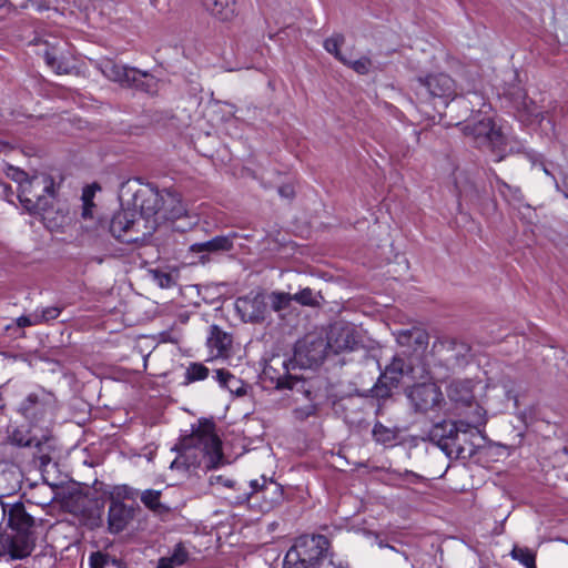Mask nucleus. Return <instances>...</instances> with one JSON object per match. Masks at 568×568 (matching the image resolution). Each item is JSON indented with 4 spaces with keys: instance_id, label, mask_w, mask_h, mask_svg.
<instances>
[{
    "instance_id": "1",
    "label": "nucleus",
    "mask_w": 568,
    "mask_h": 568,
    "mask_svg": "<svg viewBox=\"0 0 568 568\" xmlns=\"http://www.w3.org/2000/svg\"><path fill=\"white\" fill-rule=\"evenodd\" d=\"M128 209L116 212L110 222V232L123 243L144 242L158 226L168 221L179 219L185 213L180 195L171 190H159L152 184L131 185L129 182L121 186V201L125 194Z\"/></svg>"
},
{
    "instance_id": "2",
    "label": "nucleus",
    "mask_w": 568,
    "mask_h": 568,
    "mask_svg": "<svg viewBox=\"0 0 568 568\" xmlns=\"http://www.w3.org/2000/svg\"><path fill=\"white\" fill-rule=\"evenodd\" d=\"M465 420H443L434 424L427 433V439L438 446L447 457L469 458L474 454L473 437L478 427L486 423L485 410L474 400L467 404Z\"/></svg>"
},
{
    "instance_id": "3",
    "label": "nucleus",
    "mask_w": 568,
    "mask_h": 568,
    "mask_svg": "<svg viewBox=\"0 0 568 568\" xmlns=\"http://www.w3.org/2000/svg\"><path fill=\"white\" fill-rule=\"evenodd\" d=\"M179 456L171 463V469L189 470L204 464L206 469H214L224 464L222 442L214 432V424L200 422L191 435L181 439Z\"/></svg>"
},
{
    "instance_id": "4",
    "label": "nucleus",
    "mask_w": 568,
    "mask_h": 568,
    "mask_svg": "<svg viewBox=\"0 0 568 568\" xmlns=\"http://www.w3.org/2000/svg\"><path fill=\"white\" fill-rule=\"evenodd\" d=\"M328 354H331V351L326 337L320 334H307L296 343L293 359L283 363L287 374L277 378L276 387L293 389L301 382V378L290 373V366L293 368L295 365L302 368L317 366L323 363Z\"/></svg>"
},
{
    "instance_id": "5",
    "label": "nucleus",
    "mask_w": 568,
    "mask_h": 568,
    "mask_svg": "<svg viewBox=\"0 0 568 568\" xmlns=\"http://www.w3.org/2000/svg\"><path fill=\"white\" fill-rule=\"evenodd\" d=\"M329 540L323 535H303L287 550L283 568H316L328 554Z\"/></svg>"
},
{
    "instance_id": "6",
    "label": "nucleus",
    "mask_w": 568,
    "mask_h": 568,
    "mask_svg": "<svg viewBox=\"0 0 568 568\" xmlns=\"http://www.w3.org/2000/svg\"><path fill=\"white\" fill-rule=\"evenodd\" d=\"M417 365L418 363L413 357H408V355H404L402 352L395 354L375 385V396L379 398L388 397L392 389L399 385L404 376L423 378L425 369L422 368V373L417 374Z\"/></svg>"
},
{
    "instance_id": "7",
    "label": "nucleus",
    "mask_w": 568,
    "mask_h": 568,
    "mask_svg": "<svg viewBox=\"0 0 568 568\" xmlns=\"http://www.w3.org/2000/svg\"><path fill=\"white\" fill-rule=\"evenodd\" d=\"M57 409L53 393L39 388L30 393L21 403L18 412L31 424L37 425L50 420Z\"/></svg>"
},
{
    "instance_id": "8",
    "label": "nucleus",
    "mask_w": 568,
    "mask_h": 568,
    "mask_svg": "<svg viewBox=\"0 0 568 568\" xmlns=\"http://www.w3.org/2000/svg\"><path fill=\"white\" fill-rule=\"evenodd\" d=\"M466 136H468L477 148H489L491 151L500 153L504 151L505 136L497 129L490 118H483L477 121H468L463 128ZM503 155L498 154L497 161L503 160Z\"/></svg>"
},
{
    "instance_id": "9",
    "label": "nucleus",
    "mask_w": 568,
    "mask_h": 568,
    "mask_svg": "<svg viewBox=\"0 0 568 568\" xmlns=\"http://www.w3.org/2000/svg\"><path fill=\"white\" fill-rule=\"evenodd\" d=\"M52 181L47 176L31 178L19 186V201L29 213L39 214L48 206V199L42 193L52 194Z\"/></svg>"
},
{
    "instance_id": "10",
    "label": "nucleus",
    "mask_w": 568,
    "mask_h": 568,
    "mask_svg": "<svg viewBox=\"0 0 568 568\" xmlns=\"http://www.w3.org/2000/svg\"><path fill=\"white\" fill-rule=\"evenodd\" d=\"M416 91L420 97L438 99L444 106H448L457 98L454 79L443 72L418 78Z\"/></svg>"
},
{
    "instance_id": "11",
    "label": "nucleus",
    "mask_w": 568,
    "mask_h": 568,
    "mask_svg": "<svg viewBox=\"0 0 568 568\" xmlns=\"http://www.w3.org/2000/svg\"><path fill=\"white\" fill-rule=\"evenodd\" d=\"M102 72L111 81L119 82L122 85L134 87L145 92H152L155 87V79L148 72L121 65L113 61H106L103 64Z\"/></svg>"
},
{
    "instance_id": "12",
    "label": "nucleus",
    "mask_w": 568,
    "mask_h": 568,
    "mask_svg": "<svg viewBox=\"0 0 568 568\" xmlns=\"http://www.w3.org/2000/svg\"><path fill=\"white\" fill-rule=\"evenodd\" d=\"M325 337L332 354L352 352L362 342L358 329L353 324L342 321L333 323Z\"/></svg>"
},
{
    "instance_id": "13",
    "label": "nucleus",
    "mask_w": 568,
    "mask_h": 568,
    "mask_svg": "<svg viewBox=\"0 0 568 568\" xmlns=\"http://www.w3.org/2000/svg\"><path fill=\"white\" fill-rule=\"evenodd\" d=\"M51 436L42 434L40 437L32 435L31 430L14 428L8 436V442L17 447L34 448V456H38L42 465L51 460Z\"/></svg>"
},
{
    "instance_id": "14",
    "label": "nucleus",
    "mask_w": 568,
    "mask_h": 568,
    "mask_svg": "<svg viewBox=\"0 0 568 568\" xmlns=\"http://www.w3.org/2000/svg\"><path fill=\"white\" fill-rule=\"evenodd\" d=\"M36 547L31 531H12L0 534V556L9 555L11 559H24Z\"/></svg>"
},
{
    "instance_id": "15",
    "label": "nucleus",
    "mask_w": 568,
    "mask_h": 568,
    "mask_svg": "<svg viewBox=\"0 0 568 568\" xmlns=\"http://www.w3.org/2000/svg\"><path fill=\"white\" fill-rule=\"evenodd\" d=\"M407 396L415 412L422 414L439 409L444 402L440 388L433 383H423L413 386Z\"/></svg>"
},
{
    "instance_id": "16",
    "label": "nucleus",
    "mask_w": 568,
    "mask_h": 568,
    "mask_svg": "<svg viewBox=\"0 0 568 568\" xmlns=\"http://www.w3.org/2000/svg\"><path fill=\"white\" fill-rule=\"evenodd\" d=\"M396 341L404 355H408V357H413L415 362L419 363L428 346L429 335L420 327H412L398 331Z\"/></svg>"
},
{
    "instance_id": "17",
    "label": "nucleus",
    "mask_w": 568,
    "mask_h": 568,
    "mask_svg": "<svg viewBox=\"0 0 568 568\" xmlns=\"http://www.w3.org/2000/svg\"><path fill=\"white\" fill-rule=\"evenodd\" d=\"M235 310L244 322L261 323L266 317L267 304L263 294L250 293L236 300Z\"/></svg>"
},
{
    "instance_id": "18",
    "label": "nucleus",
    "mask_w": 568,
    "mask_h": 568,
    "mask_svg": "<svg viewBox=\"0 0 568 568\" xmlns=\"http://www.w3.org/2000/svg\"><path fill=\"white\" fill-rule=\"evenodd\" d=\"M42 55L47 65L57 74H70L74 68L70 54H65V43H47Z\"/></svg>"
},
{
    "instance_id": "19",
    "label": "nucleus",
    "mask_w": 568,
    "mask_h": 568,
    "mask_svg": "<svg viewBox=\"0 0 568 568\" xmlns=\"http://www.w3.org/2000/svg\"><path fill=\"white\" fill-rule=\"evenodd\" d=\"M134 518V508L111 497L108 510V530L111 534L123 531Z\"/></svg>"
},
{
    "instance_id": "20",
    "label": "nucleus",
    "mask_w": 568,
    "mask_h": 568,
    "mask_svg": "<svg viewBox=\"0 0 568 568\" xmlns=\"http://www.w3.org/2000/svg\"><path fill=\"white\" fill-rule=\"evenodd\" d=\"M207 346L214 357H229L232 347V335L222 331L219 326H211Z\"/></svg>"
},
{
    "instance_id": "21",
    "label": "nucleus",
    "mask_w": 568,
    "mask_h": 568,
    "mask_svg": "<svg viewBox=\"0 0 568 568\" xmlns=\"http://www.w3.org/2000/svg\"><path fill=\"white\" fill-rule=\"evenodd\" d=\"M237 237V233L232 232L227 235H219L206 242L194 243L191 245V251L194 253H222L229 252L233 248V240Z\"/></svg>"
},
{
    "instance_id": "22",
    "label": "nucleus",
    "mask_w": 568,
    "mask_h": 568,
    "mask_svg": "<svg viewBox=\"0 0 568 568\" xmlns=\"http://www.w3.org/2000/svg\"><path fill=\"white\" fill-rule=\"evenodd\" d=\"M335 412L341 413L348 424H356L362 420V399L349 396L334 403Z\"/></svg>"
},
{
    "instance_id": "23",
    "label": "nucleus",
    "mask_w": 568,
    "mask_h": 568,
    "mask_svg": "<svg viewBox=\"0 0 568 568\" xmlns=\"http://www.w3.org/2000/svg\"><path fill=\"white\" fill-rule=\"evenodd\" d=\"M8 524L12 531H30L34 519L26 511L23 504L17 503L8 510Z\"/></svg>"
},
{
    "instance_id": "24",
    "label": "nucleus",
    "mask_w": 568,
    "mask_h": 568,
    "mask_svg": "<svg viewBox=\"0 0 568 568\" xmlns=\"http://www.w3.org/2000/svg\"><path fill=\"white\" fill-rule=\"evenodd\" d=\"M515 103L518 114L523 121L532 122L542 119V111L535 101L526 95V93L518 91Z\"/></svg>"
},
{
    "instance_id": "25",
    "label": "nucleus",
    "mask_w": 568,
    "mask_h": 568,
    "mask_svg": "<svg viewBox=\"0 0 568 568\" xmlns=\"http://www.w3.org/2000/svg\"><path fill=\"white\" fill-rule=\"evenodd\" d=\"M203 4L220 21H231L236 16L234 0H203Z\"/></svg>"
},
{
    "instance_id": "26",
    "label": "nucleus",
    "mask_w": 568,
    "mask_h": 568,
    "mask_svg": "<svg viewBox=\"0 0 568 568\" xmlns=\"http://www.w3.org/2000/svg\"><path fill=\"white\" fill-rule=\"evenodd\" d=\"M448 398L460 406L470 404L474 399L469 381H453L447 387Z\"/></svg>"
},
{
    "instance_id": "27",
    "label": "nucleus",
    "mask_w": 568,
    "mask_h": 568,
    "mask_svg": "<svg viewBox=\"0 0 568 568\" xmlns=\"http://www.w3.org/2000/svg\"><path fill=\"white\" fill-rule=\"evenodd\" d=\"M221 387L226 388L230 393L236 396H243L246 394V385L230 371L221 368L214 372L213 376Z\"/></svg>"
},
{
    "instance_id": "28",
    "label": "nucleus",
    "mask_w": 568,
    "mask_h": 568,
    "mask_svg": "<svg viewBox=\"0 0 568 568\" xmlns=\"http://www.w3.org/2000/svg\"><path fill=\"white\" fill-rule=\"evenodd\" d=\"M161 490L145 489L140 493L142 504L152 513L163 515L169 513L170 508L161 503Z\"/></svg>"
},
{
    "instance_id": "29",
    "label": "nucleus",
    "mask_w": 568,
    "mask_h": 568,
    "mask_svg": "<svg viewBox=\"0 0 568 568\" xmlns=\"http://www.w3.org/2000/svg\"><path fill=\"white\" fill-rule=\"evenodd\" d=\"M189 560V552L182 544H178L172 554L161 557L156 568H178Z\"/></svg>"
},
{
    "instance_id": "30",
    "label": "nucleus",
    "mask_w": 568,
    "mask_h": 568,
    "mask_svg": "<svg viewBox=\"0 0 568 568\" xmlns=\"http://www.w3.org/2000/svg\"><path fill=\"white\" fill-rule=\"evenodd\" d=\"M262 494L263 498L267 503V510L283 500V490L281 485L273 480L267 481L264 477H262Z\"/></svg>"
},
{
    "instance_id": "31",
    "label": "nucleus",
    "mask_w": 568,
    "mask_h": 568,
    "mask_svg": "<svg viewBox=\"0 0 568 568\" xmlns=\"http://www.w3.org/2000/svg\"><path fill=\"white\" fill-rule=\"evenodd\" d=\"M372 435L376 443L382 445H389L396 440L398 432L396 428L387 427L381 422H377L373 427Z\"/></svg>"
},
{
    "instance_id": "32",
    "label": "nucleus",
    "mask_w": 568,
    "mask_h": 568,
    "mask_svg": "<svg viewBox=\"0 0 568 568\" xmlns=\"http://www.w3.org/2000/svg\"><path fill=\"white\" fill-rule=\"evenodd\" d=\"M344 43V37L342 34H334L331 38L324 41L325 50L334 54L336 59H338L342 63H348V60L343 57L339 51V47Z\"/></svg>"
},
{
    "instance_id": "33",
    "label": "nucleus",
    "mask_w": 568,
    "mask_h": 568,
    "mask_svg": "<svg viewBox=\"0 0 568 568\" xmlns=\"http://www.w3.org/2000/svg\"><path fill=\"white\" fill-rule=\"evenodd\" d=\"M293 301L306 306L320 305L318 298H323L321 293H314L310 287H305L298 293L292 295Z\"/></svg>"
},
{
    "instance_id": "34",
    "label": "nucleus",
    "mask_w": 568,
    "mask_h": 568,
    "mask_svg": "<svg viewBox=\"0 0 568 568\" xmlns=\"http://www.w3.org/2000/svg\"><path fill=\"white\" fill-rule=\"evenodd\" d=\"M511 557L521 562L526 568H536V555L528 548L514 547Z\"/></svg>"
},
{
    "instance_id": "35",
    "label": "nucleus",
    "mask_w": 568,
    "mask_h": 568,
    "mask_svg": "<svg viewBox=\"0 0 568 568\" xmlns=\"http://www.w3.org/2000/svg\"><path fill=\"white\" fill-rule=\"evenodd\" d=\"M62 312V307L60 306H49L44 308H37L34 314L37 316L38 325L49 323L59 317Z\"/></svg>"
},
{
    "instance_id": "36",
    "label": "nucleus",
    "mask_w": 568,
    "mask_h": 568,
    "mask_svg": "<svg viewBox=\"0 0 568 568\" xmlns=\"http://www.w3.org/2000/svg\"><path fill=\"white\" fill-rule=\"evenodd\" d=\"M271 306L275 312H280L283 310H286L291 302L293 301V297L290 293H283V292H273L270 295Z\"/></svg>"
},
{
    "instance_id": "37",
    "label": "nucleus",
    "mask_w": 568,
    "mask_h": 568,
    "mask_svg": "<svg viewBox=\"0 0 568 568\" xmlns=\"http://www.w3.org/2000/svg\"><path fill=\"white\" fill-rule=\"evenodd\" d=\"M209 368L201 363H193L186 371V379L189 382L203 381L209 376Z\"/></svg>"
},
{
    "instance_id": "38",
    "label": "nucleus",
    "mask_w": 568,
    "mask_h": 568,
    "mask_svg": "<svg viewBox=\"0 0 568 568\" xmlns=\"http://www.w3.org/2000/svg\"><path fill=\"white\" fill-rule=\"evenodd\" d=\"M498 385H500L503 387L507 398L514 399L515 407H518V398H517V392H516V382L513 378H510L509 376H503L498 381Z\"/></svg>"
},
{
    "instance_id": "39",
    "label": "nucleus",
    "mask_w": 568,
    "mask_h": 568,
    "mask_svg": "<svg viewBox=\"0 0 568 568\" xmlns=\"http://www.w3.org/2000/svg\"><path fill=\"white\" fill-rule=\"evenodd\" d=\"M496 182L499 186V191L504 196H510L511 200L520 202L523 200V193L519 187H513L503 180H500L498 176L496 178Z\"/></svg>"
},
{
    "instance_id": "40",
    "label": "nucleus",
    "mask_w": 568,
    "mask_h": 568,
    "mask_svg": "<svg viewBox=\"0 0 568 568\" xmlns=\"http://www.w3.org/2000/svg\"><path fill=\"white\" fill-rule=\"evenodd\" d=\"M346 64L349 65L358 74H367L371 70L372 61L367 57H362L355 61L348 60V63H346Z\"/></svg>"
},
{
    "instance_id": "41",
    "label": "nucleus",
    "mask_w": 568,
    "mask_h": 568,
    "mask_svg": "<svg viewBox=\"0 0 568 568\" xmlns=\"http://www.w3.org/2000/svg\"><path fill=\"white\" fill-rule=\"evenodd\" d=\"M250 485V488H251V491H244L243 494L239 495L235 497V503L236 504H243L245 503L246 500H248V498L255 494V493H262V483H260L258 479H254V480H251L248 483Z\"/></svg>"
},
{
    "instance_id": "42",
    "label": "nucleus",
    "mask_w": 568,
    "mask_h": 568,
    "mask_svg": "<svg viewBox=\"0 0 568 568\" xmlns=\"http://www.w3.org/2000/svg\"><path fill=\"white\" fill-rule=\"evenodd\" d=\"M115 494H116V497H114V498L119 499V500H120V498L134 500L140 495L138 489H134L128 485H122V486L116 487Z\"/></svg>"
},
{
    "instance_id": "43",
    "label": "nucleus",
    "mask_w": 568,
    "mask_h": 568,
    "mask_svg": "<svg viewBox=\"0 0 568 568\" xmlns=\"http://www.w3.org/2000/svg\"><path fill=\"white\" fill-rule=\"evenodd\" d=\"M154 281L162 288H169L174 284V280L171 274L160 271L154 272Z\"/></svg>"
},
{
    "instance_id": "44",
    "label": "nucleus",
    "mask_w": 568,
    "mask_h": 568,
    "mask_svg": "<svg viewBox=\"0 0 568 568\" xmlns=\"http://www.w3.org/2000/svg\"><path fill=\"white\" fill-rule=\"evenodd\" d=\"M17 325L21 328L38 325L34 312L31 313L30 315H23L18 317Z\"/></svg>"
},
{
    "instance_id": "45",
    "label": "nucleus",
    "mask_w": 568,
    "mask_h": 568,
    "mask_svg": "<svg viewBox=\"0 0 568 568\" xmlns=\"http://www.w3.org/2000/svg\"><path fill=\"white\" fill-rule=\"evenodd\" d=\"M105 562V556L100 551L91 554L90 568H104Z\"/></svg>"
},
{
    "instance_id": "46",
    "label": "nucleus",
    "mask_w": 568,
    "mask_h": 568,
    "mask_svg": "<svg viewBox=\"0 0 568 568\" xmlns=\"http://www.w3.org/2000/svg\"><path fill=\"white\" fill-rule=\"evenodd\" d=\"M83 211H82V216L84 219H88V217H91L92 216V211H91V207L93 206V203L90 202L89 200V196L87 193L83 194Z\"/></svg>"
},
{
    "instance_id": "47",
    "label": "nucleus",
    "mask_w": 568,
    "mask_h": 568,
    "mask_svg": "<svg viewBox=\"0 0 568 568\" xmlns=\"http://www.w3.org/2000/svg\"><path fill=\"white\" fill-rule=\"evenodd\" d=\"M321 568H349V566L348 564L339 559L336 560L333 557H331L329 560L325 562Z\"/></svg>"
},
{
    "instance_id": "48",
    "label": "nucleus",
    "mask_w": 568,
    "mask_h": 568,
    "mask_svg": "<svg viewBox=\"0 0 568 568\" xmlns=\"http://www.w3.org/2000/svg\"><path fill=\"white\" fill-rule=\"evenodd\" d=\"M13 173L11 174L12 180L17 181L19 183V186H21V183H24L26 180H30L27 175V173L19 169H11Z\"/></svg>"
},
{
    "instance_id": "49",
    "label": "nucleus",
    "mask_w": 568,
    "mask_h": 568,
    "mask_svg": "<svg viewBox=\"0 0 568 568\" xmlns=\"http://www.w3.org/2000/svg\"><path fill=\"white\" fill-rule=\"evenodd\" d=\"M278 194L282 196V197H285V199H292L294 196V189L292 185H282L280 189H278Z\"/></svg>"
},
{
    "instance_id": "50",
    "label": "nucleus",
    "mask_w": 568,
    "mask_h": 568,
    "mask_svg": "<svg viewBox=\"0 0 568 568\" xmlns=\"http://www.w3.org/2000/svg\"><path fill=\"white\" fill-rule=\"evenodd\" d=\"M315 407L314 406H306L305 408H301L296 410V414L300 418H306L311 415L315 414Z\"/></svg>"
},
{
    "instance_id": "51",
    "label": "nucleus",
    "mask_w": 568,
    "mask_h": 568,
    "mask_svg": "<svg viewBox=\"0 0 568 568\" xmlns=\"http://www.w3.org/2000/svg\"><path fill=\"white\" fill-rule=\"evenodd\" d=\"M215 480H216L217 484H222L223 486L230 487V488H233L235 486V484H236L234 480L225 479L222 476H217L215 478Z\"/></svg>"
},
{
    "instance_id": "52",
    "label": "nucleus",
    "mask_w": 568,
    "mask_h": 568,
    "mask_svg": "<svg viewBox=\"0 0 568 568\" xmlns=\"http://www.w3.org/2000/svg\"><path fill=\"white\" fill-rule=\"evenodd\" d=\"M470 103H473V101L467 100L466 98H460L459 100H457V105L466 110H469L468 104Z\"/></svg>"
},
{
    "instance_id": "53",
    "label": "nucleus",
    "mask_w": 568,
    "mask_h": 568,
    "mask_svg": "<svg viewBox=\"0 0 568 568\" xmlns=\"http://www.w3.org/2000/svg\"><path fill=\"white\" fill-rule=\"evenodd\" d=\"M473 97L477 100V101H480L481 100V97H479V94L477 92H474L473 93Z\"/></svg>"
},
{
    "instance_id": "54",
    "label": "nucleus",
    "mask_w": 568,
    "mask_h": 568,
    "mask_svg": "<svg viewBox=\"0 0 568 568\" xmlns=\"http://www.w3.org/2000/svg\"><path fill=\"white\" fill-rule=\"evenodd\" d=\"M8 0H0V8L4 7L7 4Z\"/></svg>"
},
{
    "instance_id": "55",
    "label": "nucleus",
    "mask_w": 568,
    "mask_h": 568,
    "mask_svg": "<svg viewBox=\"0 0 568 568\" xmlns=\"http://www.w3.org/2000/svg\"><path fill=\"white\" fill-rule=\"evenodd\" d=\"M381 547H387V548H389V549H392V550H395V548H394L393 546H389V545H383V544H381Z\"/></svg>"
},
{
    "instance_id": "56",
    "label": "nucleus",
    "mask_w": 568,
    "mask_h": 568,
    "mask_svg": "<svg viewBox=\"0 0 568 568\" xmlns=\"http://www.w3.org/2000/svg\"><path fill=\"white\" fill-rule=\"evenodd\" d=\"M566 479L568 480V474L566 475Z\"/></svg>"
}]
</instances>
